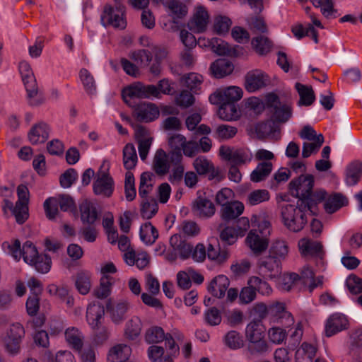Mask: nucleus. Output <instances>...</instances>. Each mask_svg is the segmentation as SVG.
<instances>
[{
    "label": "nucleus",
    "instance_id": "3",
    "mask_svg": "<svg viewBox=\"0 0 362 362\" xmlns=\"http://www.w3.org/2000/svg\"><path fill=\"white\" fill-rule=\"evenodd\" d=\"M310 206L303 201L296 204H286L281 206V217L284 226L291 231H300L308 222L307 214Z\"/></svg>",
    "mask_w": 362,
    "mask_h": 362
},
{
    "label": "nucleus",
    "instance_id": "24",
    "mask_svg": "<svg viewBox=\"0 0 362 362\" xmlns=\"http://www.w3.org/2000/svg\"><path fill=\"white\" fill-rule=\"evenodd\" d=\"M123 258L128 265H136L139 269H145L150 262V257L147 252H136L132 249L124 252Z\"/></svg>",
    "mask_w": 362,
    "mask_h": 362
},
{
    "label": "nucleus",
    "instance_id": "56",
    "mask_svg": "<svg viewBox=\"0 0 362 362\" xmlns=\"http://www.w3.org/2000/svg\"><path fill=\"white\" fill-rule=\"evenodd\" d=\"M30 265L33 266L38 272L46 274L51 269L52 260L48 255L41 254Z\"/></svg>",
    "mask_w": 362,
    "mask_h": 362
},
{
    "label": "nucleus",
    "instance_id": "46",
    "mask_svg": "<svg viewBox=\"0 0 362 362\" xmlns=\"http://www.w3.org/2000/svg\"><path fill=\"white\" fill-rule=\"evenodd\" d=\"M272 167L271 162L259 163L256 168L251 173L250 180L255 182L264 180L271 173Z\"/></svg>",
    "mask_w": 362,
    "mask_h": 362
},
{
    "label": "nucleus",
    "instance_id": "28",
    "mask_svg": "<svg viewBox=\"0 0 362 362\" xmlns=\"http://www.w3.org/2000/svg\"><path fill=\"white\" fill-rule=\"evenodd\" d=\"M170 246L177 252L180 259L185 260L192 255V245L182 240L179 235H173L170 239Z\"/></svg>",
    "mask_w": 362,
    "mask_h": 362
},
{
    "label": "nucleus",
    "instance_id": "63",
    "mask_svg": "<svg viewBox=\"0 0 362 362\" xmlns=\"http://www.w3.org/2000/svg\"><path fill=\"white\" fill-rule=\"evenodd\" d=\"M185 85L197 93L203 82V76L197 73H189L184 77Z\"/></svg>",
    "mask_w": 362,
    "mask_h": 362
},
{
    "label": "nucleus",
    "instance_id": "15",
    "mask_svg": "<svg viewBox=\"0 0 362 362\" xmlns=\"http://www.w3.org/2000/svg\"><path fill=\"white\" fill-rule=\"evenodd\" d=\"M259 269L264 276L276 278L281 272V260L272 255L264 257L259 260Z\"/></svg>",
    "mask_w": 362,
    "mask_h": 362
},
{
    "label": "nucleus",
    "instance_id": "34",
    "mask_svg": "<svg viewBox=\"0 0 362 362\" xmlns=\"http://www.w3.org/2000/svg\"><path fill=\"white\" fill-rule=\"evenodd\" d=\"M362 176V163L356 160L349 163L345 173V182L349 186L356 185Z\"/></svg>",
    "mask_w": 362,
    "mask_h": 362
},
{
    "label": "nucleus",
    "instance_id": "6",
    "mask_svg": "<svg viewBox=\"0 0 362 362\" xmlns=\"http://www.w3.org/2000/svg\"><path fill=\"white\" fill-rule=\"evenodd\" d=\"M315 178L312 175H301L289 183V188L293 196L298 198V201H303L304 204L310 206V203L306 200L310 198L313 189Z\"/></svg>",
    "mask_w": 362,
    "mask_h": 362
},
{
    "label": "nucleus",
    "instance_id": "48",
    "mask_svg": "<svg viewBox=\"0 0 362 362\" xmlns=\"http://www.w3.org/2000/svg\"><path fill=\"white\" fill-rule=\"evenodd\" d=\"M247 285L250 286L256 293L258 292L263 296H269L272 292L269 284L258 276H251L247 281Z\"/></svg>",
    "mask_w": 362,
    "mask_h": 362
},
{
    "label": "nucleus",
    "instance_id": "54",
    "mask_svg": "<svg viewBox=\"0 0 362 362\" xmlns=\"http://www.w3.org/2000/svg\"><path fill=\"white\" fill-rule=\"evenodd\" d=\"M252 45L259 54L263 55L270 51L272 43L268 37L259 36L252 39Z\"/></svg>",
    "mask_w": 362,
    "mask_h": 362
},
{
    "label": "nucleus",
    "instance_id": "2",
    "mask_svg": "<svg viewBox=\"0 0 362 362\" xmlns=\"http://www.w3.org/2000/svg\"><path fill=\"white\" fill-rule=\"evenodd\" d=\"M172 87L168 79H163L158 82V87L154 85H144L137 83L131 85L122 90V95L124 101L132 106V100L134 98H160V93L170 94Z\"/></svg>",
    "mask_w": 362,
    "mask_h": 362
},
{
    "label": "nucleus",
    "instance_id": "26",
    "mask_svg": "<svg viewBox=\"0 0 362 362\" xmlns=\"http://www.w3.org/2000/svg\"><path fill=\"white\" fill-rule=\"evenodd\" d=\"M230 285L228 278L225 275L214 277L208 286V291L214 297L223 298Z\"/></svg>",
    "mask_w": 362,
    "mask_h": 362
},
{
    "label": "nucleus",
    "instance_id": "14",
    "mask_svg": "<svg viewBox=\"0 0 362 362\" xmlns=\"http://www.w3.org/2000/svg\"><path fill=\"white\" fill-rule=\"evenodd\" d=\"M261 231L251 230L245 238L247 247L255 255H259L264 252L269 245V240L265 234H261Z\"/></svg>",
    "mask_w": 362,
    "mask_h": 362
},
{
    "label": "nucleus",
    "instance_id": "18",
    "mask_svg": "<svg viewBox=\"0 0 362 362\" xmlns=\"http://www.w3.org/2000/svg\"><path fill=\"white\" fill-rule=\"evenodd\" d=\"M267 104L273 109V117L276 122H286L292 115L291 107L281 104L279 98L274 94L269 95Z\"/></svg>",
    "mask_w": 362,
    "mask_h": 362
},
{
    "label": "nucleus",
    "instance_id": "22",
    "mask_svg": "<svg viewBox=\"0 0 362 362\" xmlns=\"http://www.w3.org/2000/svg\"><path fill=\"white\" fill-rule=\"evenodd\" d=\"M348 320L345 315L340 313L332 315L325 324V334L330 337L348 327Z\"/></svg>",
    "mask_w": 362,
    "mask_h": 362
},
{
    "label": "nucleus",
    "instance_id": "20",
    "mask_svg": "<svg viewBox=\"0 0 362 362\" xmlns=\"http://www.w3.org/2000/svg\"><path fill=\"white\" fill-rule=\"evenodd\" d=\"M93 192L96 195L110 197L114 190V181L106 172H100L93 183Z\"/></svg>",
    "mask_w": 362,
    "mask_h": 362
},
{
    "label": "nucleus",
    "instance_id": "19",
    "mask_svg": "<svg viewBox=\"0 0 362 362\" xmlns=\"http://www.w3.org/2000/svg\"><path fill=\"white\" fill-rule=\"evenodd\" d=\"M209 22V15L206 9L199 6L195 8L193 16L188 23L189 30L194 33H202L206 30Z\"/></svg>",
    "mask_w": 362,
    "mask_h": 362
},
{
    "label": "nucleus",
    "instance_id": "42",
    "mask_svg": "<svg viewBox=\"0 0 362 362\" xmlns=\"http://www.w3.org/2000/svg\"><path fill=\"white\" fill-rule=\"evenodd\" d=\"M138 157L136 148L132 144H127L123 148V164L127 171L134 169L137 163Z\"/></svg>",
    "mask_w": 362,
    "mask_h": 362
},
{
    "label": "nucleus",
    "instance_id": "35",
    "mask_svg": "<svg viewBox=\"0 0 362 362\" xmlns=\"http://www.w3.org/2000/svg\"><path fill=\"white\" fill-rule=\"evenodd\" d=\"M244 205L238 201H233L221 207V216L225 221H230L236 218L243 214Z\"/></svg>",
    "mask_w": 362,
    "mask_h": 362
},
{
    "label": "nucleus",
    "instance_id": "40",
    "mask_svg": "<svg viewBox=\"0 0 362 362\" xmlns=\"http://www.w3.org/2000/svg\"><path fill=\"white\" fill-rule=\"evenodd\" d=\"M150 362H174V359L168 355L165 349L158 345H151L146 351Z\"/></svg>",
    "mask_w": 362,
    "mask_h": 362
},
{
    "label": "nucleus",
    "instance_id": "12",
    "mask_svg": "<svg viewBox=\"0 0 362 362\" xmlns=\"http://www.w3.org/2000/svg\"><path fill=\"white\" fill-rule=\"evenodd\" d=\"M169 148L168 153L162 148H158L153 158L152 170L160 177H164L168 174L172 165L170 154L174 150L172 148Z\"/></svg>",
    "mask_w": 362,
    "mask_h": 362
},
{
    "label": "nucleus",
    "instance_id": "49",
    "mask_svg": "<svg viewBox=\"0 0 362 362\" xmlns=\"http://www.w3.org/2000/svg\"><path fill=\"white\" fill-rule=\"evenodd\" d=\"M165 336L166 334L162 327L153 326L146 331L145 341L149 344H158L164 340Z\"/></svg>",
    "mask_w": 362,
    "mask_h": 362
},
{
    "label": "nucleus",
    "instance_id": "23",
    "mask_svg": "<svg viewBox=\"0 0 362 362\" xmlns=\"http://www.w3.org/2000/svg\"><path fill=\"white\" fill-rule=\"evenodd\" d=\"M198 44L202 47H209L211 50L218 55H231L232 48L229 44L218 37L211 39H199Z\"/></svg>",
    "mask_w": 362,
    "mask_h": 362
},
{
    "label": "nucleus",
    "instance_id": "10",
    "mask_svg": "<svg viewBox=\"0 0 362 362\" xmlns=\"http://www.w3.org/2000/svg\"><path fill=\"white\" fill-rule=\"evenodd\" d=\"M243 97V90L238 86H229L220 88L210 95L209 100L211 104L218 105L220 103H233Z\"/></svg>",
    "mask_w": 362,
    "mask_h": 362
},
{
    "label": "nucleus",
    "instance_id": "64",
    "mask_svg": "<svg viewBox=\"0 0 362 362\" xmlns=\"http://www.w3.org/2000/svg\"><path fill=\"white\" fill-rule=\"evenodd\" d=\"M288 252L287 243L284 240H276L269 251V255L276 257L279 259H284Z\"/></svg>",
    "mask_w": 362,
    "mask_h": 362
},
{
    "label": "nucleus",
    "instance_id": "21",
    "mask_svg": "<svg viewBox=\"0 0 362 362\" xmlns=\"http://www.w3.org/2000/svg\"><path fill=\"white\" fill-rule=\"evenodd\" d=\"M134 114L140 122H149L159 117L160 112L156 105L150 103H140L135 106Z\"/></svg>",
    "mask_w": 362,
    "mask_h": 362
},
{
    "label": "nucleus",
    "instance_id": "4",
    "mask_svg": "<svg viewBox=\"0 0 362 362\" xmlns=\"http://www.w3.org/2000/svg\"><path fill=\"white\" fill-rule=\"evenodd\" d=\"M18 201L13 206V202L6 198L4 199L2 209L4 214L10 211L14 216L16 221L18 224L24 223L29 217V190L27 186L20 185L17 187Z\"/></svg>",
    "mask_w": 362,
    "mask_h": 362
},
{
    "label": "nucleus",
    "instance_id": "44",
    "mask_svg": "<svg viewBox=\"0 0 362 362\" xmlns=\"http://www.w3.org/2000/svg\"><path fill=\"white\" fill-rule=\"evenodd\" d=\"M79 78L86 93L93 95L96 93V82L93 74L86 69L83 68L79 71Z\"/></svg>",
    "mask_w": 362,
    "mask_h": 362
},
{
    "label": "nucleus",
    "instance_id": "37",
    "mask_svg": "<svg viewBox=\"0 0 362 362\" xmlns=\"http://www.w3.org/2000/svg\"><path fill=\"white\" fill-rule=\"evenodd\" d=\"M265 327L260 320L251 321L245 328V336L249 341L263 339Z\"/></svg>",
    "mask_w": 362,
    "mask_h": 362
},
{
    "label": "nucleus",
    "instance_id": "7",
    "mask_svg": "<svg viewBox=\"0 0 362 362\" xmlns=\"http://www.w3.org/2000/svg\"><path fill=\"white\" fill-rule=\"evenodd\" d=\"M19 71L28 93L30 104L31 105L40 104L42 99L37 95V86L30 65L25 61L20 62Z\"/></svg>",
    "mask_w": 362,
    "mask_h": 362
},
{
    "label": "nucleus",
    "instance_id": "25",
    "mask_svg": "<svg viewBox=\"0 0 362 362\" xmlns=\"http://www.w3.org/2000/svg\"><path fill=\"white\" fill-rule=\"evenodd\" d=\"M105 315V309L100 303H92L87 308L86 320L88 325L93 329L99 328Z\"/></svg>",
    "mask_w": 362,
    "mask_h": 362
},
{
    "label": "nucleus",
    "instance_id": "57",
    "mask_svg": "<svg viewBox=\"0 0 362 362\" xmlns=\"http://www.w3.org/2000/svg\"><path fill=\"white\" fill-rule=\"evenodd\" d=\"M38 253L36 247L30 241H26L22 247V254L23 260L28 264L33 263V261L38 257Z\"/></svg>",
    "mask_w": 362,
    "mask_h": 362
},
{
    "label": "nucleus",
    "instance_id": "43",
    "mask_svg": "<svg viewBox=\"0 0 362 362\" xmlns=\"http://www.w3.org/2000/svg\"><path fill=\"white\" fill-rule=\"evenodd\" d=\"M141 240L148 245L153 244L158 238L157 229L150 222L141 225L139 230Z\"/></svg>",
    "mask_w": 362,
    "mask_h": 362
},
{
    "label": "nucleus",
    "instance_id": "36",
    "mask_svg": "<svg viewBox=\"0 0 362 362\" xmlns=\"http://www.w3.org/2000/svg\"><path fill=\"white\" fill-rule=\"evenodd\" d=\"M81 220L83 223L93 225L98 218L96 208L88 201H84L79 206Z\"/></svg>",
    "mask_w": 362,
    "mask_h": 362
},
{
    "label": "nucleus",
    "instance_id": "50",
    "mask_svg": "<svg viewBox=\"0 0 362 362\" xmlns=\"http://www.w3.org/2000/svg\"><path fill=\"white\" fill-rule=\"evenodd\" d=\"M112 282L113 278L110 276H103L99 287L94 291L95 296L101 299L107 298L110 294Z\"/></svg>",
    "mask_w": 362,
    "mask_h": 362
},
{
    "label": "nucleus",
    "instance_id": "62",
    "mask_svg": "<svg viewBox=\"0 0 362 362\" xmlns=\"http://www.w3.org/2000/svg\"><path fill=\"white\" fill-rule=\"evenodd\" d=\"M232 22L229 18L224 16H218L214 19V30L219 35H222L228 32Z\"/></svg>",
    "mask_w": 362,
    "mask_h": 362
},
{
    "label": "nucleus",
    "instance_id": "60",
    "mask_svg": "<svg viewBox=\"0 0 362 362\" xmlns=\"http://www.w3.org/2000/svg\"><path fill=\"white\" fill-rule=\"evenodd\" d=\"M129 309V304L127 302L117 303L111 310V319L115 324L121 323L124 319L125 315Z\"/></svg>",
    "mask_w": 362,
    "mask_h": 362
},
{
    "label": "nucleus",
    "instance_id": "33",
    "mask_svg": "<svg viewBox=\"0 0 362 362\" xmlns=\"http://www.w3.org/2000/svg\"><path fill=\"white\" fill-rule=\"evenodd\" d=\"M65 339L68 345L74 350H80L83 347L84 336L77 328L71 327L64 332Z\"/></svg>",
    "mask_w": 362,
    "mask_h": 362
},
{
    "label": "nucleus",
    "instance_id": "11",
    "mask_svg": "<svg viewBox=\"0 0 362 362\" xmlns=\"http://www.w3.org/2000/svg\"><path fill=\"white\" fill-rule=\"evenodd\" d=\"M269 320L270 323L281 324L285 326H290L294 322L293 317L286 310L285 305L279 302L269 305Z\"/></svg>",
    "mask_w": 362,
    "mask_h": 362
},
{
    "label": "nucleus",
    "instance_id": "31",
    "mask_svg": "<svg viewBox=\"0 0 362 362\" xmlns=\"http://www.w3.org/2000/svg\"><path fill=\"white\" fill-rule=\"evenodd\" d=\"M142 327V321L139 317H132L125 324L124 337L131 341L137 339L141 334Z\"/></svg>",
    "mask_w": 362,
    "mask_h": 362
},
{
    "label": "nucleus",
    "instance_id": "53",
    "mask_svg": "<svg viewBox=\"0 0 362 362\" xmlns=\"http://www.w3.org/2000/svg\"><path fill=\"white\" fill-rule=\"evenodd\" d=\"M324 142V137L322 134H319L316 141L310 143L304 142L303 144L302 156L308 158L312 153H317Z\"/></svg>",
    "mask_w": 362,
    "mask_h": 362
},
{
    "label": "nucleus",
    "instance_id": "27",
    "mask_svg": "<svg viewBox=\"0 0 362 362\" xmlns=\"http://www.w3.org/2000/svg\"><path fill=\"white\" fill-rule=\"evenodd\" d=\"M192 211L202 218L210 217L215 213V206L209 199L199 197L193 202Z\"/></svg>",
    "mask_w": 362,
    "mask_h": 362
},
{
    "label": "nucleus",
    "instance_id": "13",
    "mask_svg": "<svg viewBox=\"0 0 362 362\" xmlns=\"http://www.w3.org/2000/svg\"><path fill=\"white\" fill-rule=\"evenodd\" d=\"M270 83L269 76L259 69L249 71L245 76V88L247 91L253 93L264 88Z\"/></svg>",
    "mask_w": 362,
    "mask_h": 362
},
{
    "label": "nucleus",
    "instance_id": "41",
    "mask_svg": "<svg viewBox=\"0 0 362 362\" xmlns=\"http://www.w3.org/2000/svg\"><path fill=\"white\" fill-rule=\"evenodd\" d=\"M348 199L339 193L329 197L324 204V208L328 214H333L344 206L347 205Z\"/></svg>",
    "mask_w": 362,
    "mask_h": 362
},
{
    "label": "nucleus",
    "instance_id": "32",
    "mask_svg": "<svg viewBox=\"0 0 362 362\" xmlns=\"http://www.w3.org/2000/svg\"><path fill=\"white\" fill-rule=\"evenodd\" d=\"M48 137L49 127L43 122L34 125L28 133L29 140L33 144L44 143Z\"/></svg>",
    "mask_w": 362,
    "mask_h": 362
},
{
    "label": "nucleus",
    "instance_id": "59",
    "mask_svg": "<svg viewBox=\"0 0 362 362\" xmlns=\"http://www.w3.org/2000/svg\"><path fill=\"white\" fill-rule=\"evenodd\" d=\"M134 177L132 172L127 171L125 174L124 192L126 199L129 202L133 201L136 194L134 185Z\"/></svg>",
    "mask_w": 362,
    "mask_h": 362
},
{
    "label": "nucleus",
    "instance_id": "8",
    "mask_svg": "<svg viewBox=\"0 0 362 362\" xmlns=\"http://www.w3.org/2000/svg\"><path fill=\"white\" fill-rule=\"evenodd\" d=\"M100 21L105 27L110 25L115 28L124 29L127 25L124 7L119 4L115 8L106 5L101 14Z\"/></svg>",
    "mask_w": 362,
    "mask_h": 362
},
{
    "label": "nucleus",
    "instance_id": "9",
    "mask_svg": "<svg viewBox=\"0 0 362 362\" xmlns=\"http://www.w3.org/2000/svg\"><path fill=\"white\" fill-rule=\"evenodd\" d=\"M219 156L222 159L229 161L231 164L235 165H241L250 163L252 158V154L249 149H235L226 146L220 147Z\"/></svg>",
    "mask_w": 362,
    "mask_h": 362
},
{
    "label": "nucleus",
    "instance_id": "51",
    "mask_svg": "<svg viewBox=\"0 0 362 362\" xmlns=\"http://www.w3.org/2000/svg\"><path fill=\"white\" fill-rule=\"evenodd\" d=\"M298 286H300L298 274L294 272L284 274L279 283L280 289L284 291H289Z\"/></svg>",
    "mask_w": 362,
    "mask_h": 362
},
{
    "label": "nucleus",
    "instance_id": "17",
    "mask_svg": "<svg viewBox=\"0 0 362 362\" xmlns=\"http://www.w3.org/2000/svg\"><path fill=\"white\" fill-rule=\"evenodd\" d=\"M193 167L199 175L207 174L210 180L214 179L220 180L221 178L219 170L216 168L213 163L206 156H200L197 157L193 161Z\"/></svg>",
    "mask_w": 362,
    "mask_h": 362
},
{
    "label": "nucleus",
    "instance_id": "1",
    "mask_svg": "<svg viewBox=\"0 0 362 362\" xmlns=\"http://www.w3.org/2000/svg\"><path fill=\"white\" fill-rule=\"evenodd\" d=\"M169 148H173L170 154L173 170L169 176V181L173 185H178L184 177L185 167L182 163L183 156L187 158H194L197 151V146L193 143L186 144L183 140L171 141L168 138Z\"/></svg>",
    "mask_w": 362,
    "mask_h": 362
},
{
    "label": "nucleus",
    "instance_id": "16",
    "mask_svg": "<svg viewBox=\"0 0 362 362\" xmlns=\"http://www.w3.org/2000/svg\"><path fill=\"white\" fill-rule=\"evenodd\" d=\"M298 245L300 253L305 257H310L322 259L324 257L323 246L318 241L303 238L298 241Z\"/></svg>",
    "mask_w": 362,
    "mask_h": 362
},
{
    "label": "nucleus",
    "instance_id": "61",
    "mask_svg": "<svg viewBox=\"0 0 362 362\" xmlns=\"http://www.w3.org/2000/svg\"><path fill=\"white\" fill-rule=\"evenodd\" d=\"M240 236L236 228L233 226H226L220 231V238L226 244H234Z\"/></svg>",
    "mask_w": 362,
    "mask_h": 362
},
{
    "label": "nucleus",
    "instance_id": "5",
    "mask_svg": "<svg viewBox=\"0 0 362 362\" xmlns=\"http://www.w3.org/2000/svg\"><path fill=\"white\" fill-rule=\"evenodd\" d=\"M25 335V328L21 323L14 322L10 325L2 337V343L8 354L16 356L20 353Z\"/></svg>",
    "mask_w": 362,
    "mask_h": 362
},
{
    "label": "nucleus",
    "instance_id": "38",
    "mask_svg": "<svg viewBox=\"0 0 362 362\" xmlns=\"http://www.w3.org/2000/svg\"><path fill=\"white\" fill-rule=\"evenodd\" d=\"M233 64L227 59H219L213 62L210 66L213 75L216 78H223L233 71Z\"/></svg>",
    "mask_w": 362,
    "mask_h": 362
},
{
    "label": "nucleus",
    "instance_id": "58",
    "mask_svg": "<svg viewBox=\"0 0 362 362\" xmlns=\"http://www.w3.org/2000/svg\"><path fill=\"white\" fill-rule=\"evenodd\" d=\"M237 128L228 124H221L214 132V136L220 140H228L235 136Z\"/></svg>",
    "mask_w": 362,
    "mask_h": 362
},
{
    "label": "nucleus",
    "instance_id": "29",
    "mask_svg": "<svg viewBox=\"0 0 362 362\" xmlns=\"http://www.w3.org/2000/svg\"><path fill=\"white\" fill-rule=\"evenodd\" d=\"M295 88L299 95L298 106L308 107L313 105L315 100V94L312 86L297 82L295 84Z\"/></svg>",
    "mask_w": 362,
    "mask_h": 362
},
{
    "label": "nucleus",
    "instance_id": "55",
    "mask_svg": "<svg viewBox=\"0 0 362 362\" xmlns=\"http://www.w3.org/2000/svg\"><path fill=\"white\" fill-rule=\"evenodd\" d=\"M206 255L209 259L218 264L225 262L229 257V253L226 250L215 248L211 243L208 245Z\"/></svg>",
    "mask_w": 362,
    "mask_h": 362
},
{
    "label": "nucleus",
    "instance_id": "30",
    "mask_svg": "<svg viewBox=\"0 0 362 362\" xmlns=\"http://www.w3.org/2000/svg\"><path fill=\"white\" fill-rule=\"evenodd\" d=\"M168 138L171 141L177 140V139L181 140V141L184 140L185 143H186V144L193 143L194 144H195L197 146V151L194 153V157L200 151H202L203 153L209 152L211 150V146H212L211 139L206 136L202 137L199 139V142H197L196 141H194V140H187L186 137L184 135H182L181 134H178V133L173 134L170 135L168 136Z\"/></svg>",
    "mask_w": 362,
    "mask_h": 362
},
{
    "label": "nucleus",
    "instance_id": "47",
    "mask_svg": "<svg viewBox=\"0 0 362 362\" xmlns=\"http://www.w3.org/2000/svg\"><path fill=\"white\" fill-rule=\"evenodd\" d=\"M270 194L265 189H258L250 192L246 198V204L249 206H255L262 202L269 201Z\"/></svg>",
    "mask_w": 362,
    "mask_h": 362
},
{
    "label": "nucleus",
    "instance_id": "52",
    "mask_svg": "<svg viewBox=\"0 0 362 362\" xmlns=\"http://www.w3.org/2000/svg\"><path fill=\"white\" fill-rule=\"evenodd\" d=\"M158 203L154 199H146L141 203V215L145 219H150L158 212Z\"/></svg>",
    "mask_w": 362,
    "mask_h": 362
},
{
    "label": "nucleus",
    "instance_id": "39",
    "mask_svg": "<svg viewBox=\"0 0 362 362\" xmlns=\"http://www.w3.org/2000/svg\"><path fill=\"white\" fill-rule=\"evenodd\" d=\"M91 277L92 274L88 271L82 270L76 274L75 285L81 294L86 295L89 293L92 286Z\"/></svg>",
    "mask_w": 362,
    "mask_h": 362
},
{
    "label": "nucleus",
    "instance_id": "45",
    "mask_svg": "<svg viewBox=\"0 0 362 362\" xmlns=\"http://www.w3.org/2000/svg\"><path fill=\"white\" fill-rule=\"evenodd\" d=\"M218 115L220 119L226 121L235 120L239 117L236 105L233 103H220Z\"/></svg>",
    "mask_w": 362,
    "mask_h": 362
}]
</instances>
